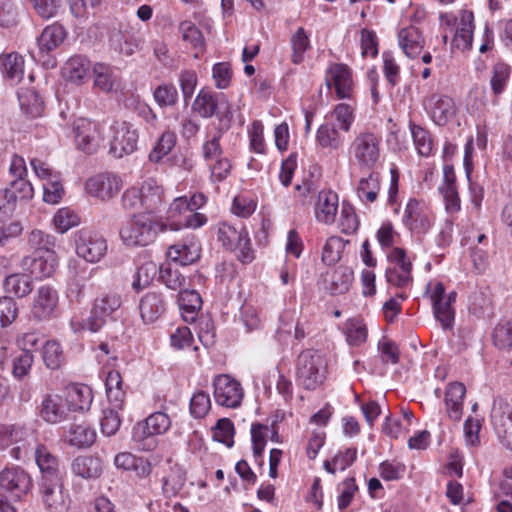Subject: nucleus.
<instances>
[{
  "label": "nucleus",
  "instance_id": "f257e3e1",
  "mask_svg": "<svg viewBox=\"0 0 512 512\" xmlns=\"http://www.w3.org/2000/svg\"><path fill=\"white\" fill-rule=\"evenodd\" d=\"M168 229V224L157 215L149 213L133 214L131 220L120 229L123 243L129 247H144L153 243L160 232Z\"/></svg>",
  "mask_w": 512,
  "mask_h": 512
},
{
  "label": "nucleus",
  "instance_id": "f03ea898",
  "mask_svg": "<svg viewBox=\"0 0 512 512\" xmlns=\"http://www.w3.org/2000/svg\"><path fill=\"white\" fill-rule=\"evenodd\" d=\"M171 427L168 414L158 411L145 420L137 422L132 429V442L141 451H152L158 445L157 436L165 434Z\"/></svg>",
  "mask_w": 512,
  "mask_h": 512
},
{
  "label": "nucleus",
  "instance_id": "7ed1b4c3",
  "mask_svg": "<svg viewBox=\"0 0 512 512\" xmlns=\"http://www.w3.org/2000/svg\"><path fill=\"white\" fill-rule=\"evenodd\" d=\"M327 363L323 355L312 349L302 351L296 360V379L306 390H315L326 379Z\"/></svg>",
  "mask_w": 512,
  "mask_h": 512
},
{
  "label": "nucleus",
  "instance_id": "20e7f679",
  "mask_svg": "<svg viewBox=\"0 0 512 512\" xmlns=\"http://www.w3.org/2000/svg\"><path fill=\"white\" fill-rule=\"evenodd\" d=\"M191 109L202 118L216 116L220 125L231 126L232 109L224 93H214L209 89L202 88L196 95Z\"/></svg>",
  "mask_w": 512,
  "mask_h": 512
},
{
  "label": "nucleus",
  "instance_id": "39448f33",
  "mask_svg": "<svg viewBox=\"0 0 512 512\" xmlns=\"http://www.w3.org/2000/svg\"><path fill=\"white\" fill-rule=\"evenodd\" d=\"M380 135L372 131L358 133L350 144L349 152L360 169H374L381 156Z\"/></svg>",
  "mask_w": 512,
  "mask_h": 512
},
{
  "label": "nucleus",
  "instance_id": "423d86ee",
  "mask_svg": "<svg viewBox=\"0 0 512 512\" xmlns=\"http://www.w3.org/2000/svg\"><path fill=\"white\" fill-rule=\"evenodd\" d=\"M385 277L389 284L407 289L413 284V264L405 249L394 247L387 255Z\"/></svg>",
  "mask_w": 512,
  "mask_h": 512
},
{
  "label": "nucleus",
  "instance_id": "0eeeda50",
  "mask_svg": "<svg viewBox=\"0 0 512 512\" xmlns=\"http://www.w3.org/2000/svg\"><path fill=\"white\" fill-rule=\"evenodd\" d=\"M435 216L423 200L410 198L405 205L402 224L412 234H426L434 225Z\"/></svg>",
  "mask_w": 512,
  "mask_h": 512
},
{
  "label": "nucleus",
  "instance_id": "6e6552de",
  "mask_svg": "<svg viewBox=\"0 0 512 512\" xmlns=\"http://www.w3.org/2000/svg\"><path fill=\"white\" fill-rule=\"evenodd\" d=\"M422 107L429 119L437 126H445L457 115V106L449 95L433 92L422 99Z\"/></svg>",
  "mask_w": 512,
  "mask_h": 512
},
{
  "label": "nucleus",
  "instance_id": "1a4fd4ad",
  "mask_svg": "<svg viewBox=\"0 0 512 512\" xmlns=\"http://www.w3.org/2000/svg\"><path fill=\"white\" fill-rule=\"evenodd\" d=\"M122 305L121 296L117 293H105L95 299L86 327L92 332L99 331L105 323L116 318Z\"/></svg>",
  "mask_w": 512,
  "mask_h": 512
},
{
  "label": "nucleus",
  "instance_id": "9d476101",
  "mask_svg": "<svg viewBox=\"0 0 512 512\" xmlns=\"http://www.w3.org/2000/svg\"><path fill=\"white\" fill-rule=\"evenodd\" d=\"M456 292L445 293V287L441 282L431 286L430 300L432 302L433 314L440 322L444 330L452 329L455 319V310L452 304L456 301Z\"/></svg>",
  "mask_w": 512,
  "mask_h": 512
},
{
  "label": "nucleus",
  "instance_id": "9b49d317",
  "mask_svg": "<svg viewBox=\"0 0 512 512\" xmlns=\"http://www.w3.org/2000/svg\"><path fill=\"white\" fill-rule=\"evenodd\" d=\"M75 249L79 257L90 263L99 262L107 252L104 237L88 229H81L74 235Z\"/></svg>",
  "mask_w": 512,
  "mask_h": 512
},
{
  "label": "nucleus",
  "instance_id": "f8f14e48",
  "mask_svg": "<svg viewBox=\"0 0 512 512\" xmlns=\"http://www.w3.org/2000/svg\"><path fill=\"white\" fill-rule=\"evenodd\" d=\"M213 396L216 404L226 408H237L241 405L244 392L241 384L229 375H218L213 380Z\"/></svg>",
  "mask_w": 512,
  "mask_h": 512
},
{
  "label": "nucleus",
  "instance_id": "ddd939ff",
  "mask_svg": "<svg viewBox=\"0 0 512 512\" xmlns=\"http://www.w3.org/2000/svg\"><path fill=\"white\" fill-rule=\"evenodd\" d=\"M75 143L78 149L87 153H95L103 140L101 125L87 118H79L73 124Z\"/></svg>",
  "mask_w": 512,
  "mask_h": 512
},
{
  "label": "nucleus",
  "instance_id": "4468645a",
  "mask_svg": "<svg viewBox=\"0 0 512 512\" xmlns=\"http://www.w3.org/2000/svg\"><path fill=\"white\" fill-rule=\"evenodd\" d=\"M113 136L110 143V152L116 158L132 154L137 149L138 132L128 122H115L111 127Z\"/></svg>",
  "mask_w": 512,
  "mask_h": 512
},
{
  "label": "nucleus",
  "instance_id": "2eb2a0df",
  "mask_svg": "<svg viewBox=\"0 0 512 512\" xmlns=\"http://www.w3.org/2000/svg\"><path fill=\"white\" fill-rule=\"evenodd\" d=\"M38 492L41 502L47 512H67L69 498L63 493L62 479L39 481Z\"/></svg>",
  "mask_w": 512,
  "mask_h": 512
},
{
  "label": "nucleus",
  "instance_id": "dca6fc26",
  "mask_svg": "<svg viewBox=\"0 0 512 512\" xmlns=\"http://www.w3.org/2000/svg\"><path fill=\"white\" fill-rule=\"evenodd\" d=\"M325 83L330 90L334 87L339 99H349L353 94L352 70L343 63H334L329 66L325 74Z\"/></svg>",
  "mask_w": 512,
  "mask_h": 512
},
{
  "label": "nucleus",
  "instance_id": "f3484780",
  "mask_svg": "<svg viewBox=\"0 0 512 512\" xmlns=\"http://www.w3.org/2000/svg\"><path fill=\"white\" fill-rule=\"evenodd\" d=\"M32 486L30 475L19 466L6 467L0 472V488L20 499Z\"/></svg>",
  "mask_w": 512,
  "mask_h": 512
},
{
  "label": "nucleus",
  "instance_id": "a211bd4d",
  "mask_svg": "<svg viewBox=\"0 0 512 512\" xmlns=\"http://www.w3.org/2000/svg\"><path fill=\"white\" fill-rule=\"evenodd\" d=\"M58 292L49 285L40 286L33 299L31 314L38 321H47L56 315Z\"/></svg>",
  "mask_w": 512,
  "mask_h": 512
},
{
  "label": "nucleus",
  "instance_id": "6ab92c4d",
  "mask_svg": "<svg viewBox=\"0 0 512 512\" xmlns=\"http://www.w3.org/2000/svg\"><path fill=\"white\" fill-rule=\"evenodd\" d=\"M8 446L12 445L9 454L15 460L26 458L36 447L37 438L35 432L31 429L21 426H11L7 429Z\"/></svg>",
  "mask_w": 512,
  "mask_h": 512
},
{
  "label": "nucleus",
  "instance_id": "aec40b11",
  "mask_svg": "<svg viewBox=\"0 0 512 512\" xmlns=\"http://www.w3.org/2000/svg\"><path fill=\"white\" fill-rule=\"evenodd\" d=\"M121 186L120 177L112 173L94 175L85 184L88 194L101 200L114 197L120 191Z\"/></svg>",
  "mask_w": 512,
  "mask_h": 512
},
{
  "label": "nucleus",
  "instance_id": "412c9836",
  "mask_svg": "<svg viewBox=\"0 0 512 512\" xmlns=\"http://www.w3.org/2000/svg\"><path fill=\"white\" fill-rule=\"evenodd\" d=\"M69 409L65 400L58 394H47L39 407V417L48 424H58L69 419Z\"/></svg>",
  "mask_w": 512,
  "mask_h": 512
},
{
  "label": "nucleus",
  "instance_id": "4be33fe9",
  "mask_svg": "<svg viewBox=\"0 0 512 512\" xmlns=\"http://www.w3.org/2000/svg\"><path fill=\"white\" fill-rule=\"evenodd\" d=\"M201 246L194 235L187 236L182 241L171 245L167 257L182 266L195 263L200 258Z\"/></svg>",
  "mask_w": 512,
  "mask_h": 512
},
{
  "label": "nucleus",
  "instance_id": "5701e85b",
  "mask_svg": "<svg viewBox=\"0 0 512 512\" xmlns=\"http://www.w3.org/2000/svg\"><path fill=\"white\" fill-rule=\"evenodd\" d=\"M491 421L500 442L512 451V409L508 405L494 406Z\"/></svg>",
  "mask_w": 512,
  "mask_h": 512
},
{
  "label": "nucleus",
  "instance_id": "b1692460",
  "mask_svg": "<svg viewBox=\"0 0 512 512\" xmlns=\"http://www.w3.org/2000/svg\"><path fill=\"white\" fill-rule=\"evenodd\" d=\"M34 457L41 473L39 481L62 479L59 459L45 445L37 444L34 451Z\"/></svg>",
  "mask_w": 512,
  "mask_h": 512
},
{
  "label": "nucleus",
  "instance_id": "393cba45",
  "mask_svg": "<svg viewBox=\"0 0 512 512\" xmlns=\"http://www.w3.org/2000/svg\"><path fill=\"white\" fill-rule=\"evenodd\" d=\"M92 68L91 62L86 56L73 55L64 63L62 75L68 82L81 85L90 78Z\"/></svg>",
  "mask_w": 512,
  "mask_h": 512
},
{
  "label": "nucleus",
  "instance_id": "a878e982",
  "mask_svg": "<svg viewBox=\"0 0 512 512\" xmlns=\"http://www.w3.org/2000/svg\"><path fill=\"white\" fill-rule=\"evenodd\" d=\"M74 476L84 480H96L103 473L102 460L94 455H78L70 465Z\"/></svg>",
  "mask_w": 512,
  "mask_h": 512
},
{
  "label": "nucleus",
  "instance_id": "bb28decb",
  "mask_svg": "<svg viewBox=\"0 0 512 512\" xmlns=\"http://www.w3.org/2000/svg\"><path fill=\"white\" fill-rule=\"evenodd\" d=\"M139 311L145 323H153L166 311V301L162 293L157 291L147 292L139 303Z\"/></svg>",
  "mask_w": 512,
  "mask_h": 512
},
{
  "label": "nucleus",
  "instance_id": "cd10ccee",
  "mask_svg": "<svg viewBox=\"0 0 512 512\" xmlns=\"http://www.w3.org/2000/svg\"><path fill=\"white\" fill-rule=\"evenodd\" d=\"M143 213L155 215L163 203V187L153 178H148L139 187Z\"/></svg>",
  "mask_w": 512,
  "mask_h": 512
},
{
  "label": "nucleus",
  "instance_id": "c85d7f7f",
  "mask_svg": "<svg viewBox=\"0 0 512 512\" xmlns=\"http://www.w3.org/2000/svg\"><path fill=\"white\" fill-rule=\"evenodd\" d=\"M398 44L408 58L414 59L424 48L425 39L420 29L411 25L399 30Z\"/></svg>",
  "mask_w": 512,
  "mask_h": 512
},
{
  "label": "nucleus",
  "instance_id": "c756f323",
  "mask_svg": "<svg viewBox=\"0 0 512 512\" xmlns=\"http://www.w3.org/2000/svg\"><path fill=\"white\" fill-rule=\"evenodd\" d=\"M93 402L92 389L85 384H72L66 388L65 403L69 412L88 411Z\"/></svg>",
  "mask_w": 512,
  "mask_h": 512
},
{
  "label": "nucleus",
  "instance_id": "7c9ffc66",
  "mask_svg": "<svg viewBox=\"0 0 512 512\" xmlns=\"http://www.w3.org/2000/svg\"><path fill=\"white\" fill-rule=\"evenodd\" d=\"M466 393V387L463 383L453 382L448 384L445 390L444 402L448 417L458 422L463 414V400Z\"/></svg>",
  "mask_w": 512,
  "mask_h": 512
},
{
  "label": "nucleus",
  "instance_id": "2f4dec72",
  "mask_svg": "<svg viewBox=\"0 0 512 512\" xmlns=\"http://www.w3.org/2000/svg\"><path fill=\"white\" fill-rule=\"evenodd\" d=\"M338 195L331 190H322L318 193L315 205L316 219L324 224H332L338 211Z\"/></svg>",
  "mask_w": 512,
  "mask_h": 512
},
{
  "label": "nucleus",
  "instance_id": "473e14b6",
  "mask_svg": "<svg viewBox=\"0 0 512 512\" xmlns=\"http://www.w3.org/2000/svg\"><path fill=\"white\" fill-rule=\"evenodd\" d=\"M443 196L445 209L448 213H457L461 209V201L458 195L455 174L452 167L444 168V182L438 188Z\"/></svg>",
  "mask_w": 512,
  "mask_h": 512
},
{
  "label": "nucleus",
  "instance_id": "72a5a7b5",
  "mask_svg": "<svg viewBox=\"0 0 512 512\" xmlns=\"http://www.w3.org/2000/svg\"><path fill=\"white\" fill-rule=\"evenodd\" d=\"M473 13L462 11L460 21L457 24L456 32L453 37L452 46L458 50L465 51L471 48L473 38Z\"/></svg>",
  "mask_w": 512,
  "mask_h": 512
},
{
  "label": "nucleus",
  "instance_id": "f704fd0d",
  "mask_svg": "<svg viewBox=\"0 0 512 512\" xmlns=\"http://www.w3.org/2000/svg\"><path fill=\"white\" fill-rule=\"evenodd\" d=\"M66 36L67 32L61 24L53 23L47 26L37 38L40 53L48 54L55 50L64 42Z\"/></svg>",
  "mask_w": 512,
  "mask_h": 512
},
{
  "label": "nucleus",
  "instance_id": "c9c22d12",
  "mask_svg": "<svg viewBox=\"0 0 512 512\" xmlns=\"http://www.w3.org/2000/svg\"><path fill=\"white\" fill-rule=\"evenodd\" d=\"M24 64V57L17 52L0 55L1 71L4 77L13 84H17L23 79Z\"/></svg>",
  "mask_w": 512,
  "mask_h": 512
},
{
  "label": "nucleus",
  "instance_id": "e433bc0d",
  "mask_svg": "<svg viewBox=\"0 0 512 512\" xmlns=\"http://www.w3.org/2000/svg\"><path fill=\"white\" fill-rule=\"evenodd\" d=\"M181 315L186 322H193L202 306L200 294L195 290L182 289L178 294Z\"/></svg>",
  "mask_w": 512,
  "mask_h": 512
},
{
  "label": "nucleus",
  "instance_id": "4c0bfd02",
  "mask_svg": "<svg viewBox=\"0 0 512 512\" xmlns=\"http://www.w3.org/2000/svg\"><path fill=\"white\" fill-rule=\"evenodd\" d=\"M316 143L323 149L330 151L338 150L343 146L344 137L336 129L334 124L325 122L317 129Z\"/></svg>",
  "mask_w": 512,
  "mask_h": 512
},
{
  "label": "nucleus",
  "instance_id": "58836bf2",
  "mask_svg": "<svg viewBox=\"0 0 512 512\" xmlns=\"http://www.w3.org/2000/svg\"><path fill=\"white\" fill-rule=\"evenodd\" d=\"M96 431L87 424L71 425L67 434L69 445L82 449L91 447L96 441Z\"/></svg>",
  "mask_w": 512,
  "mask_h": 512
},
{
  "label": "nucleus",
  "instance_id": "ea45409f",
  "mask_svg": "<svg viewBox=\"0 0 512 512\" xmlns=\"http://www.w3.org/2000/svg\"><path fill=\"white\" fill-rule=\"evenodd\" d=\"M511 72V66L502 60H499L492 65L490 71V88L494 97L497 98L504 93L508 85Z\"/></svg>",
  "mask_w": 512,
  "mask_h": 512
},
{
  "label": "nucleus",
  "instance_id": "a19ab883",
  "mask_svg": "<svg viewBox=\"0 0 512 512\" xmlns=\"http://www.w3.org/2000/svg\"><path fill=\"white\" fill-rule=\"evenodd\" d=\"M230 126L219 125L215 132L206 135V139L202 144V156L205 161H213L223 156L221 139Z\"/></svg>",
  "mask_w": 512,
  "mask_h": 512
},
{
  "label": "nucleus",
  "instance_id": "79ce46f5",
  "mask_svg": "<svg viewBox=\"0 0 512 512\" xmlns=\"http://www.w3.org/2000/svg\"><path fill=\"white\" fill-rule=\"evenodd\" d=\"M18 100L21 110L30 117H39L43 113L44 104L39 94L34 89H21L18 92Z\"/></svg>",
  "mask_w": 512,
  "mask_h": 512
},
{
  "label": "nucleus",
  "instance_id": "37998d69",
  "mask_svg": "<svg viewBox=\"0 0 512 512\" xmlns=\"http://www.w3.org/2000/svg\"><path fill=\"white\" fill-rule=\"evenodd\" d=\"M409 129L418 154L424 157L432 155L434 142L431 133L412 121L409 122Z\"/></svg>",
  "mask_w": 512,
  "mask_h": 512
},
{
  "label": "nucleus",
  "instance_id": "c03bdc74",
  "mask_svg": "<svg viewBox=\"0 0 512 512\" xmlns=\"http://www.w3.org/2000/svg\"><path fill=\"white\" fill-rule=\"evenodd\" d=\"M177 143V135L174 131L166 130L158 138L153 149L148 155V159L152 163H160L175 147Z\"/></svg>",
  "mask_w": 512,
  "mask_h": 512
},
{
  "label": "nucleus",
  "instance_id": "a18cd8bd",
  "mask_svg": "<svg viewBox=\"0 0 512 512\" xmlns=\"http://www.w3.org/2000/svg\"><path fill=\"white\" fill-rule=\"evenodd\" d=\"M291 61L300 64L304 61L305 53L311 49L310 35L303 28L299 27L290 37Z\"/></svg>",
  "mask_w": 512,
  "mask_h": 512
},
{
  "label": "nucleus",
  "instance_id": "49530a36",
  "mask_svg": "<svg viewBox=\"0 0 512 512\" xmlns=\"http://www.w3.org/2000/svg\"><path fill=\"white\" fill-rule=\"evenodd\" d=\"M6 293L18 298L27 296L32 291L31 276L27 274H11L7 276L3 283Z\"/></svg>",
  "mask_w": 512,
  "mask_h": 512
},
{
  "label": "nucleus",
  "instance_id": "de8ad7c7",
  "mask_svg": "<svg viewBox=\"0 0 512 512\" xmlns=\"http://www.w3.org/2000/svg\"><path fill=\"white\" fill-rule=\"evenodd\" d=\"M111 46L118 52L130 56L140 48L141 40L129 33L120 30L113 31L109 38Z\"/></svg>",
  "mask_w": 512,
  "mask_h": 512
},
{
  "label": "nucleus",
  "instance_id": "09e8293b",
  "mask_svg": "<svg viewBox=\"0 0 512 512\" xmlns=\"http://www.w3.org/2000/svg\"><path fill=\"white\" fill-rule=\"evenodd\" d=\"M218 241L228 249L232 250L237 244H247V232L243 229L237 230L234 226L227 223H222L218 227L217 231Z\"/></svg>",
  "mask_w": 512,
  "mask_h": 512
},
{
  "label": "nucleus",
  "instance_id": "8fccbe9b",
  "mask_svg": "<svg viewBox=\"0 0 512 512\" xmlns=\"http://www.w3.org/2000/svg\"><path fill=\"white\" fill-rule=\"evenodd\" d=\"M380 190L379 174L371 172L367 177L360 179L357 187V195L364 203H373Z\"/></svg>",
  "mask_w": 512,
  "mask_h": 512
},
{
  "label": "nucleus",
  "instance_id": "3c124183",
  "mask_svg": "<svg viewBox=\"0 0 512 512\" xmlns=\"http://www.w3.org/2000/svg\"><path fill=\"white\" fill-rule=\"evenodd\" d=\"M23 266L27 267L31 276L36 279L50 277L55 271V259H45L43 257H26L23 260Z\"/></svg>",
  "mask_w": 512,
  "mask_h": 512
},
{
  "label": "nucleus",
  "instance_id": "603ef678",
  "mask_svg": "<svg viewBox=\"0 0 512 512\" xmlns=\"http://www.w3.org/2000/svg\"><path fill=\"white\" fill-rule=\"evenodd\" d=\"M354 279L353 270L348 266L337 267L331 276L330 291L333 295L346 293Z\"/></svg>",
  "mask_w": 512,
  "mask_h": 512
},
{
  "label": "nucleus",
  "instance_id": "864d4df0",
  "mask_svg": "<svg viewBox=\"0 0 512 512\" xmlns=\"http://www.w3.org/2000/svg\"><path fill=\"white\" fill-rule=\"evenodd\" d=\"M153 99L160 108L173 107L178 103L179 93L173 83L164 82L153 90Z\"/></svg>",
  "mask_w": 512,
  "mask_h": 512
},
{
  "label": "nucleus",
  "instance_id": "5fc2aeb1",
  "mask_svg": "<svg viewBox=\"0 0 512 512\" xmlns=\"http://www.w3.org/2000/svg\"><path fill=\"white\" fill-rule=\"evenodd\" d=\"M42 358L47 368L52 370L60 368L65 361L60 343L56 340L46 341L42 350Z\"/></svg>",
  "mask_w": 512,
  "mask_h": 512
},
{
  "label": "nucleus",
  "instance_id": "6e6d98bb",
  "mask_svg": "<svg viewBox=\"0 0 512 512\" xmlns=\"http://www.w3.org/2000/svg\"><path fill=\"white\" fill-rule=\"evenodd\" d=\"M92 72L94 75V86L102 92L108 93L114 87V71L104 63H96Z\"/></svg>",
  "mask_w": 512,
  "mask_h": 512
},
{
  "label": "nucleus",
  "instance_id": "4d7b16f0",
  "mask_svg": "<svg viewBox=\"0 0 512 512\" xmlns=\"http://www.w3.org/2000/svg\"><path fill=\"white\" fill-rule=\"evenodd\" d=\"M5 192L11 203L17 200H28L33 197L34 189L32 184L24 177L16 178L11 181L10 186Z\"/></svg>",
  "mask_w": 512,
  "mask_h": 512
},
{
  "label": "nucleus",
  "instance_id": "13d9d810",
  "mask_svg": "<svg viewBox=\"0 0 512 512\" xmlns=\"http://www.w3.org/2000/svg\"><path fill=\"white\" fill-rule=\"evenodd\" d=\"M182 40L188 42L193 48L202 50L205 45L201 30L190 20L181 21L178 27Z\"/></svg>",
  "mask_w": 512,
  "mask_h": 512
},
{
  "label": "nucleus",
  "instance_id": "bf43d9fd",
  "mask_svg": "<svg viewBox=\"0 0 512 512\" xmlns=\"http://www.w3.org/2000/svg\"><path fill=\"white\" fill-rule=\"evenodd\" d=\"M348 241H344L341 237L332 236L327 239L322 250V261L324 264L331 266L337 263L341 258V253Z\"/></svg>",
  "mask_w": 512,
  "mask_h": 512
},
{
  "label": "nucleus",
  "instance_id": "052dcab7",
  "mask_svg": "<svg viewBox=\"0 0 512 512\" xmlns=\"http://www.w3.org/2000/svg\"><path fill=\"white\" fill-rule=\"evenodd\" d=\"M492 339L497 348L510 350L512 348V319L500 321L494 328Z\"/></svg>",
  "mask_w": 512,
  "mask_h": 512
},
{
  "label": "nucleus",
  "instance_id": "680f3d73",
  "mask_svg": "<svg viewBox=\"0 0 512 512\" xmlns=\"http://www.w3.org/2000/svg\"><path fill=\"white\" fill-rule=\"evenodd\" d=\"M339 495L337 496V506L340 511H344L352 502L358 491L354 477H348L337 487Z\"/></svg>",
  "mask_w": 512,
  "mask_h": 512
},
{
  "label": "nucleus",
  "instance_id": "e2e57ef3",
  "mask_svg": "<svg viewBox=\"0 0 512 512\" xmlns=\"http://www.w3.org/2000/svg\"><path fill=\"white\" fill-rule=\"evenodd\" d=\"M383 60V73L386 81L391 87H395L400 83V65L397 63L391 51H384L382 53Z\"/></svg>",
  "mask_w": 512,
  "mask_h": 512
},
{
  "label": "nucleus",
  "instance_id": "0e129e2a",
  "mask_svg": "<svg viewBox=\"0 0 512 512\" xmlns=\"http://www.w3.org/2000/svg\"><path fill=\"white\" fill-rule=\"evenodd\" d=\"M28 244L32 249L53 252L56 246V238L42 230H32L28 235Z\"/></svg>",
  "mask_w": 512,
  "mask_h": 512
},
{
  "label": "nucleus",
  "instance_id": "69168bd1",
  "mask_svg": "<svg viewBox=\"0 0 512 512\" xmlns=\"http://www.w3.org/2000/svg\"><path fill=\"white\" fill-rule=\"evenodd\" d=\"M159 278L166 287L179 290V292L184 288L186 282L185 277L177 269H172L169 264L160 266Z\"/></svg>",
  "mask_w": 512,
  "mask_h": 512
},
{
  "label": "nucleus",
  "instance_id": "338daca9",
  "mask_svg": "<svg viewBox=\"0 0 512 512\" xmlns=\"http://www.w3.org/2000/svg\"><path fill=\"white\" fill-rule=\"evenodd\" d=\"M53 223L60 233H65L77 226L80 223V218L70 208H61L54 215Z\"/></svg>",
  "mask_w": 512,
  "mask_h": 512
},
{
  "label": "nucleus",
  "instance_id": "774afa93",
  "mask_svg": "<svg viewBox=\"0 0 512 512\" xmlns=\"http://www.w3.org/2000/svg\"><path fill=\"white\" fill-rule=\"evenodd\" d=\"M235 433L233 422L228 418H221L217 421L213 429V439L223 443L228 447L233 446V436Z\"/></svg>",
  "mask_w": 512,
  "mask_h": 512
}]
</instances>
